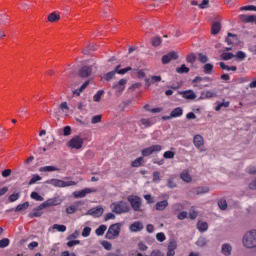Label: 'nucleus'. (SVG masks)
<instances>
[{"label":"nucleus","mask_w":256,"mask_h":256,"mask_svg":"<svg viewBox=\"0 0 256 256\" xmlns=\"http://www.w3.org/2000/svg\"><path fill=\"white\" fill-rule=\"evenodd\" d=\"M233 57H235V54L231 52H224L220 55V59H222V61H229L233 59Z\"/></svg>","instance_id":"obj_28"},{"label":"nucleus","mask_w":256,"mask_h":256,"mask_svg":"<svg viewBox=\"0 0 256 256\" xmlns=\"http://www.w3.org/2000/svg\"><path fill=\"white\" fill-rule=\"evenodd\" d=\"M89 193H97V189L95 188H85L81 191H76L73 193L76 199H83V197H87Z\"/></svg>","instance_id":"obj_10"},{"label":"nucleus","mask_w":256,"mask_h":256,"mask_svg":"<svg viewBox=\"0 0 256 256\" xmlns=\"http://www.w3.org/2000/svg\"><path fill=\"white\" fill-rule=\"evenodd\" d=\"M194 193L196 195H203L205 193H209V187H197L194 189Z\"/></svg>","instance_id":"obj_30"},{"label":"nucleus","mask_w":256,"mask_h":256,"mask_svg":"<svg viewBox=\"0 0 256 256\" xmlns=\"http://www.w3.org/2000/svg\"><path fill=\"white\" fill-rule=\"evenodd\" d=\"M93 67L94 69H97V61H94L92 65L90 66H83L79 69L78 75L82 79H87V77H91V74L93 73Z\"/></svg>","instance_id":"obj_5"},{"label":"nucleus","mask_w":256,"mask_h":256,"mask_svg":"<svg viewBox=\"0 0 256 256\" xmlns=\"http://www.w3.org/2000/svg\"><path fill=\"white\" fill-rule=\"evenodd\" d=\"M43 209H44V208H39V206H38L37 208H34V209L29 213L30 219H33L34 217H41V215H43Z\"/></svg>","instance_id":"obj_21"},{"label":"nucleus","mask_w":256,"mask_h":256,"mask_svg":"<svg viewBox=\"0 0 256 256\" xmlns=\"http://www.w3.org/2000/svg\"><path fill=\"white\" fill-rule=\"evenodd\" d=\"M242 245L245 249H256V229L249 230L243 235Z\"/></svg>","instance_id":"obj_1"},{"label":"nucleus","mask_w":256,"mask_h":256,"mask_svg":"<svg viewBox=\"0 0 256 256\" xmlns=\"http://www.w3.org/2000/svg\"><path fill=\"white\" fill-rule=\"evenodd\" d=\"M46 183L48 185H53V187H73L75 185H77V182L75 181H63L61 179H50L48 181H46Z\"/></svg>","instance_id":"obj_4"},{"label":"nucleus","mask_w":256,"mask_h":256,"mask_svg":"<svg viewBox=\"0 0 256 256\" xmlns=\"http://www.w3.org/2000/svg\"><path fill=\"white\" fill-rule=\"evenodd\" d=\"M127 201L130 203L134 211H141V198L139 196L130 195L127 197Z\"/></svg>","instance_id":"obj_8"},{"label":"nucleus","mask_w":256,"mask_h":256,"mask_svg":"<svg viewBox=\"0 0 256 256\" xmlns=\"http://www.w3.org/2000/svg\"><path fill=\"white\" fill-rule=\"evenodd\" d=\"M168 249L175 251V249H177V242L175 240H171L168 244Z\"/></svg>","instance_id":"obj_60"},{"label":"nucleus","mask_w":256,"mask_h":256,"mask_svg":"<svg viewBox=\"0 0 256 256\" xmlns=\"http://www.w3.org/2000/svg\"><path fill=\"white\" fill-rule=\"evenodd\" d=\"M52 229H56L59 233H65L67 231V226L61 224H54Z\"/></svg>","instance_id":"obj_36"},{"label":"nucleus","mask_w":256,"mask_h":256,"mask_svg":"<svg viewBox=\"0 0 256 256\" xmlns=\"http://www.w3.org/2000/svg\"><path fill=\"white\" fill-rule=\"evenodd\" d=\"M179 59V54L177 52L172 51L162 57V63L163 65H167L168 63H171V61H177Z\"/></svg>","instance_id":"obj_12"},{"label":"nucleus","mask_w":256,"mask_h":256,"mask_svg":"<svg viewBox=\"0 0 256 256\" xmlns=\"http://www.w3.org/2000/svg\"><path fill=\"white\" fill-rule=\"evenodd\" d=\"M20 197H21V193L19 192L13 193L8 197V201L9 203H15V201H17Z\"/></svg>","instance_id":"obj_37"},{"label":"nucleus","mask_w":256,"mask_h":256,"mask_svg":"<svg viewBox=\"0 0 256 256\" xmlns=\"http://www.w3.org/2000/svg\"><path fill=\"white\" fill-rule=\"evenodd\" d=\"M91 235V227H85L82 231V237H89Z\"/></svg>","instance_id":"obj_58"},{"label":"nucleus","mask_w":256,"mask_h":256,"mask_svg":"<svg viewBox=\"0 0 256 256\" xmlns=\"http://www.w3.org/2000/svg\"><path fill=\"white\" fill-rule=\"evenodd\" d=\"M181 179L185 181V183H191V175L189 174V172H183L181 174Z\"/></svg>","instance_id":"obj_46"},{"label":"nucleus","mask_w":256,"mask_h":256,"mask_svg":"<svg viewBox=\"0 0 256 256\" xmlns=\"http://www.w3.org/2000/svg\"><path fill=\"white\" fill-rule=\"evenodd\" d=\"M199 9H209L211 5L209 4V0H202V2L198 5Z\"/></svg>","instance_id":"obj_50"},{"label":"nucleus","mask_w":256,"mask_h":256,"mask_svg":"<svg viewBox=\"0 0 256 256\" xmlns=\"http://www.w3.org/2000/svg\"><path fill=\"white\" fill-rule=\"evenodd\" d=\"M77 237H79V232H78V231H75L74 233H72L71 235H69V236L67 237V240H68V241H71V240H73V239H77Z\"/></svg>","instance_id":"obj_63"},{"label":"nucleus","mask_w":256,"mask_h":256,"mask_svg":"<svg viewBox=\"0 0 256 256\" xmlns=\"http://www.w3.org/2000/svg\"><path fill=\"white\" fill-rule=\"evenodd\" d=\"M233 251V246L229 243H225L221 247V253L224 256H231V252Z\"/></svg>","instance_id":"obj_17"},{"label":"nucleus","mask_w":256,"mask_h":256,"mask_svg":"<svg viewBox=\"0 0 256 256\" xmlns=\"http://www.w3.org/2000/svg\"><path fill=\"white\" fill-rule=\"evenodd\" d=\"M63 135L65 137H69V135H71V127L70 126H66L63 128Z\"/></svg>","instance_id":"obj_61"},{"label":"nucleus","mask_w":256,"mask_h":256,"mask_svg":"<svg viewBox=\"0 0 256 256\" xmlns=\"http://www.w3.org/2000/svg\"><path fill=\"white\" fill-rule=\"evenodd\" d=\"M102 247H104V249H106L107 251H111L113 246L111 245V243H109L107 241H103L102 242Z\"/></svg>","instance_id":"obj_62"},{"label":"nucleus","mask_w":256,"mask_h":256,"mask_svg":"<svg viewBox=\"0 0 256 256\" xmlns=\"http://www.w3.org/2000/svg\"><path fill=\"white\" fill-rule=\"evenodd\" d=\"M164 159H173L175 157V152L173 151H166L163 154Z\"/></svg>","instance_id":"obj_53"},{"label":"nucleus","mask_w":256,"mask_h":256,"mask_svg":"<svg viewBox=\"0 0 256 256\" xmlns=\"http://www.w3.org/2000/svg\"><path fill=\"white\" fill-rule=\"evenodd\" d=\"M59 203H61L59 198H50L46 200L44 203L40 204L39 209H47V207H55L59 205Z\"/></svg>","instance_id":"obj_13"},{"label":"nucleus","mask_w":256,"mask_h":256,"mask_svg":"<svg viewBox=\"0 0 256 256\" xmlns=\"http://www.w3.org/2000/svg\"><path fill=\"white\" fill-rule=\"evenodd\" d=\"M196 245H197V247H207V238H205V237H200V238L196 241Z\"/></svg>","instance_id":"obj_39"},{"label":"nucleus","mask_w":256,"mask_h":256,"mask_svg":"<svg viewBox=\"0 0 256 256\" xmlns=\"http://www.w3.org/2000/svg\"><path fill=\"white\" fill-rule=\"evenodd\" d=\"M9 238H3L0 240V249H5V247H9Z\"/></svg>","instance_id":"obj_51"},{"label":"nucleus","mask_w":256,"mask_h":256,"mask_svg":"<svg viewBox=\"0 0 256 256\" xmlns=\"http://www.w3.org/2000/svg\"><path fill=\"white\" fill-rule=\"evenodd\" d=\"M152 181H153V183H159L161 181V172H159V171L153 172Z\"/></svg>","instance_id":"obj_47"},{"label":"nucleus","mask_w":256,"mask_h":256,"mask_svg":"<svg viewBox=\"0 0 256 256\" xmlns=\"http://www.w3.org/2000/svg\"><path fill=\"white\" fill-rule=\"evenodd\" d=\"M111 209L113 213H116L117 215H121L122 213H129V211L131 210V208L129 207V204L125 201L112 203Z\"/></svg>","instance_id":"obj_2"},{"label":"nucleus","mask_w":256,"mask_h":256,"mask_svg":"<svg viewBox=\"0 0 256 256\" xmlns=\"http://www.w3.org/2000/svg\"><path fill=\"white\" fill-rule=\"evenodd\" d=\"M120 233H121V223L112 224L110 225L106 233V239H109V240L117 239Z\"/></svg>","instance_id":"obj_3"},{"label":"nucleus","mask_w":256,"mask_h":256,"mask_svg":"<svg viewBox=\"0 0 256 256\" xmlns=\"http://www.w3.org/2000/svg\"><path fill=\"white\" fill-rule=\"evenodd\" d=\"M30 197L31 199H34V201H45V198H43V196L39 195L37 192H32Z\"/></svg>","instance_id":"obj_45"},{"label":"nucleus","mask_w":256,"mask_h":256,"mask_svg":"<svg viewBox=\"0 0 256 256\" xmlns=\"http://www.w3.org/2000/svg\"><path fill=\"white\" fill-rule=\"evenodd\" d=\"M239 19L243 23H256V16L255 15L242 14V15L239 16Z\"/></svg>","instance_id":"obj_16"},{"label":"nucleus","mask_w":256,"mask_h":256,"mask_svg":"<svg viewBox=\"0 0 256 256\" xmlns=\"http://www.w3.org/2000/svg\"><path fill=\"white\" fill-rule=\"evenodd\" d=\"M156 239L160 243H163V241H165V239H167V237L165 236V233L160 232V233L156 234Z\"/></svg>","instance_id":"obj_55"},{"label":"nucleus","mask_w":256,"mask_h":256,"mask_svg":"<svg viewBox=\"0 0 256 256\" xmlns=\"http://www.w3.org/2000/svg\"><path fill=\"white\" fill-rule=\"evenodd\" d=\"M41 179L43 178L39 176V174H34L32 176V179H30V181L28 182V185H35V183H37V181H41Z\"/></svg>","instance_id":"obj_44"},{"label":"nucleus","mask_w":256,"mask_h":256,"mask_svg":"<svg viewBox=\"0 0 256 256\" xmlns=\"http://www.w3.org/2000/svg\"><path fill=\"white\" fill-rule=\"evenodd\" d=\"M197 229L200 231V233H205V231L209 229V224H207V222L199 221L197 223Z\"/></svg>","instance_id":"obj_24"},{"label":"nucleus","mask_w":256,"mask_h":256,"mask_svg":"<svg viewBox=\"0 0 256 256\" xmlns=\"http://www.w3.org/2000/svg\"><path fill=\"white\" fill-rule=\"evenodd\" d=\"M186 61H187V63H191V65H193V63H195V61H197V56L195 55V53H190L187 55Z\"/></svg>","instance_id":"obj_40"},{"label":"nucleus","mask_w":256,"mask_h":256,"mask_svg":"<svg viewBox=\"0 0 256 256\" xmlns=\"http://www.w3.org/2000/svg\"><path fill=\"white\" fill-rule=\"evenodd\" d=\"M214 97H217V92L206 91L202 93V99H213Z\"/></svg>","instance_id":"obj_29"},{"label":"nucleus","mask_w":256,"mask_h":256,"mask_svg":"<svg viewBox=\"0 0 256 256\" xmlns=\"http://www.w3.org/2000/svg\"><path fill=\"white\" fill-rule=\"evenodd\" d=\"M144 256H164L163 253H161V251L159 250H154L151 252L150 255H144Z\"/></svg>","instance_id":"obj_64"},{"label":"nucleus","mask_w":256,"mask_h":256,"mask_svg":"<svg viewBox=\"0 0 256 256\" xmlns=\"http://www.w3.org/2000/svg\"><path fill=\"white\" fill-rule=\"evenodd\" d=\"M81 205V202H76L73 205L69 206L68 208H66V213L68 215H73V213L77 212V208Z\"/></svg>","instance_id":"obj_22"},{"label":"nucleus","mask_w":256,"mask_h":256,"mask_svg":"<svg viewBox=\"0 0 256 256\" xmlns=\"http://www.w3.org/2000/svg\"><path fill=\"white\" fill-rule=\"evenodd\" d=\"M27 209H29V202H24L23 204H19L18 206H16L14 211L19 212V211H25Z\"/></svg>","instance_id":"obj_34"},{"label":"nucleus","mask_w":256,"mask_h":256,"mask_svg":"<svg viewBox=\"0 0 256 256\" xmlns=\"http://www.w3.org/2000/svg\"><path fill=\"white\" fill-rule=\"evenodd\" d=\"M167 207H169V202L167 200H162L155 204L154 209H156V211H165Z\"/></svg>","instance_id":"obj_18"},{"label":"nucleus","mask_w":256,"mask_h":256,"mask_svg":"<svg viewBox=\"0 0 256 256\" xmlns=\"http://www.w3.org/2000/svg\"><path fill=\"white\" fill-rule=\"evenodd\" d=\"M161 43H162V40H161V37H159V36H155L151 40V44L153 47H159V45H161Z\"/></svg>","instance_id":"obj_42"},{"label":"nucleus","mask_w":256,"mask_h":256,"mask_svg":"<svg viewBox=\"0 0 256 256\" xmlns=\"http://www.w3.org/2000/svg\"><path fill=\"white\" fill-rule=\"evenodd\" d=\"M105 231H107V226L106 225H100L96 229V235H98V237H101L102 235H105Z\"/></svg>","instance_id":"obj_35"},{"label":"nucleus","mask_w":256,"mask_h":256,"mask_svg":"<svg viewBox=\"0 0 256 256\" xmlns=\"http://www.w3.org/2000/svg\"><path fill=\"white\" fill-rule=\"evenodd\" d=\"M220 31H221V23L214 22L211 28L212 35H217Z\"/></svg>","instance_id":"obj_26"},{"label":"nucleus","mask_w":256,"mask_h":256,"mask_svg":"<svg viewBox=\"0 0 256 256\" xmlns=\"http://www.w3.org/2000/svg\"><path fill=\"white\" fill-rule=\"evenodd\" d=\"M83 143H85V138L81 137V135H76L67 143V146L70 149H81Z\"/></svg>","instance_id":"obj_6"},{"label":"nucleus","mask_w":256,"mask_h":256,"mask_svg":"<svg viewBox=\"0 0 256 256\" xmlns=\"http://www.w3.org/2000/svg\"><path fill=\"white\" fill-rule=\"evenodd\" d=\"M40 173H51L53 171H61L60 168L56 166H43L39 168Z\"/></svg>","instance_id":"obj_20"},{"label":"nucleus","mask_w":256,"mask_h":256,"mask_svg":"<svg viewBox=\"0 0 256 256\" xmlns=\"http://www.w3.org/2000/svg\"><path fill=\"white\" fill-rule=\"evenodd\" d=\"M130 231L137 233L138 231H143V223L137 221L130 225Z\"/></svg>","instance_id":"obj_19"},{"label":"nucleus","mask_w":256,"mask_h":256,"mask_svg":"<svg viewBox=\"0 0 256 256\" xmlns=\"http://www.w3.org/2000/svg\"><path fill=\"white\" fill-rule=\"evenodd\" d=\"M216 103H217V106L215 108V111H219L220 109H223V107L227 109V107H229L230 105V102L225 100H223L222 102H216Z\"/></svg>","instance_id":"obj_31"},{"label":"nucleus","mask_w":256,"mask_h":256,"mask_svg":"<svg viewBox=\"0 0 256 256\" xmlns=\"http://www.w3.org/2000/svg\"><path fill=\"white\" fill-rule=\"evenodd\" d=\"M140 123L141 125H144V127H151V125H153V120L151 119H147V118H142L140 119Z\"/></svg>","instance_id":"obj_43"},{"label":"nucleus","mask_w":256,"mask_h":256,"mask_svg":"<svg viewBox=\"0 0 256 256\" xmlns=\"http://www.w3.org/2000/svg\"><path fill=\"white\" fill-rule=\"evenodd\" d=\"M103 95H105V91L103 90H99L93 97V101H95L96 103H99V101H101V97H103Z\"/></svg>","instance_id":"obj_41"},{"label":"nucleus","mask_w":256,"mask_h":256,"mask_svg":"<svg viewBox=\"0 0 256 256\" xmlns=\"http://www.w3.org/2000/svg\"><path fill=\"white\" fill-rule=\"evenodd\" d=\"M201 81H211V78L209 77H200V76H196L193 80L192 83H201Z\"/></svg>","instance_id":"obj_49"},{"label":"nucleus","mask_w":256,"mask_h":256,"mask_svg":"<svg viewBox=\"0 0 256 256\" xmlns=\"http://www.w3.org/2000/svg\"><path fill=\"white\" fill-rule=\"evenodd\" d=\"M103 212V207L97 206L88 210L86 215H91L92 217H101L103 215Z\"/></svg>","instance_id":"obj_14"},{"label":"nucleus","mask_w":256,"mask_h":256,"mask_svg":"<svg viewBox=\"0 0 256 256\" xmlns=\"http://www.w3.org/2000/svg\"><path fill=\"white\" fill-rule=\"evenodd\" d=\"M131 165L132 167H141V165H143V157L135 159L134 161H132Z\"/></svg>","instance_id":"obj_48"},{"label":"nucleus","mask_w":256,"mask_h":256,"mask_svg":"<svg viewBox=\"0 0 256 256\" xmlns=\"http://www.w3.org/2000/svg\"><path fill=\"white\" fill-rule=\"evenodd\" d=\"M81 241L79 240H70L67 242V247H75V245H80Z\"/></svg>","instance_id":"obj_59"},{"label":"nucleus","mask_w":256,"mask_h":256,"mask_svg":"<svg viewBox=\"0 0 256 256\" xmlns=\"http://www.w3.org/2000/svg\"><path fill=\"white\" fill-rule=\"evenodd\" d=\"M115 75H117V74L112 70V71H110V72L104 74V75L102 76V79H104V81L109 82V81H111V79H114V78H115Z\"/></svg>","instance_id":"obj_32"},{"label":"nucleus","mask_w":256,"mask_h":256,"mask_svg":"<svg viewBox=\"0 0 256 256\" xmlns=\"http://www.w3.org/2000/svg\"><path fill=\"white\" fill-rule=\"evenodd\" d=\"M193 144L196 147V149H199L201 153L205 151V149H203V147L205 146V139L203 138V136L199 134L195 135L193 138Z\"/></svg>","instance_id":"obj_9"},{"label":"nucleus","mask_w":256,"mask_h":256,"mask_svg":"<svg viewBox=\"0 0 256 256\" xmlns=\"http://www.w3.org/2000/svg\"><path fill=\"white\" fill-rule=\"evenodd\" d=\"M176 72H178L180 75L189 73V67H186L185 64H182L181 67L176 68Z\"/></svg>","instance_id":"obj_38"},{"label":"nucleus","mask_w":256,"mask_h":256,"mask_svg":"<svg viewBox=\"0 0 256 256\" xmlns=\"http://www.w3.org/2000/svg\"><path fill=\"white\" fill-rule=\"evenodd\" d=\"M183 115V108L177 107L172 112L170 113V117L176 118V117H181Z\"/></svg>","instance_id":"obj_25"},{"label":"nucleus","mask_w":256,"mask_h":256,"mask_svg":"<svg viewBox=\"0 0 256 256\" xmlns=\"http://www.w3.org/2000/svg\"><path fill=\"white\" fill-rule=\"evenodd\" d=\"M218 207L222 210L225 211L227 209V200H220L218 202Z\"/></svg>","instance_id":"obj_56"},{"label":"nucleus","mask_w":256,"mask_h":256,"mask_svg":"<svg viewBox=\"0 0 256 256\" xmlns=\"http://www.w3.org/2000/svg\"><path fill=\"white\" fill-rule=\"evenodd\" d=\"M61 19V15L57 14V12H52L48 15L49 23H57Z\"/></svg>","instance_id":"obj_23"},{"label":"nucleus","mask_w":256,"mask_h":256,"mask_svg":"<svg viewBox=\"0 0 256 256\" xmlns=\"http://www.w3.org/2000/svg\"><path fill=\"white\" fill-rule=\"evenodd\" d=\"M203 72L206 75H211V73H213V64L211 63H207L203 66Z\"/></svg>","instance_id":"obj_33"},{"label":"nucleus","mask_w":256,"mask_h":256,"mask_svg":"<svg viewBox=\"0 0 256 256\" xmlns=\"http://www.w3.org/2000/svg\"><path fill=\"white\" fill-rule=\"evenodd\" d=\"M240 11H256V6L248 5L240 8Z\"/></svg>","instance_id":"obj_57"},{"label":"nucleus","mask_w":256,"mask_h":256,"mask_svg":"<svg viewBox=\"0 0 256 256\" xmlns=\"http://www.w3.org/2000/svg\"><path fill=\"white\" fill-rule=\"evenodd\" d=\"M102 116L101 115H95L91 119L92 125H96V123H101Z\"/></svg>","instance_id":"obj_54"},{"label":"nucleus","mask_w":256,"mask_h":256,"mask_svg":"<svg viewBox=\"0 0 256 256\" xmlns=\"http://www.w3.org/2000/svg\"><path fill=\"white\" fill-rule=\"evenodd\" d=\"M163 149V146L156 144L149 146L147 148H144L141 150V154L144 157H149L150 155H153V153H159Z\"/></svg>","instance_id":"obj_7"},{"label":"nucleus","mask_w":256,"mask_h":256,"mask_svg":"<svg viewBox=\"0 0 256 256\" xmlns=\"http://www.w3.org/2000/svg\"><path fill=\"white\" fill-rule=\"evenodd\" d=\"M93 51H97V48H95V45L90 44L83 49L82 53L84 55H91V53H93Z\"/></svg>","instance_id":"obj_27"},{"label":"nucleus","mask_w":256,"mask_h":256,"mask_svg":"<svg viewBox=\"0 0 256 256\" xmlns=\"http://www.w3.org/2000/svg\"><path fill=\"white\" fill-rule=\"evenodd\" d=\"M125 85H127V79H120L117 83L113 84L112 89L116 91V95H120L125 91Z\"/></svg>","instance_id":"obj_11"},{"label":"nucleus","mask_w":256,"mask_h":256,"mask_svg":"<svg viewBox=\"0 0 256 256\" xmlns=\"http://www.w3.org/2000/svg\"><path fill=\"white\" fill-rule=\"evenodd\" d=\"M179 94L182 95L184 99H188L189 101H193L197 99V94H195L193 90L182 91V92H179Z\"/></svg>","instance_id":"obj_15"},{"label":"nucleus","mask_w":256,"mask_h":256,"mask_svg":"<svg viewBox=\"0 0 256 256\" xmlns=\"http://www.w3.org/2000/svg\"><path fill=\"white\" fill-rule=\"evenodd\" d=\"M198 60L200 61V63H207V61H209V57H207V55L203 53H199Z\"/></svg>","instance_id":"obj_52"}]
</instances>
